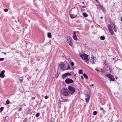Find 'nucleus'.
<instances>
[{
  "label": "nucleus",
  "mask_w": 122,
  "mask_h": 122,
  "mask_svg": "<svg viewBox=\"0 0 122 122\" xmlns=\"http://www.w3.org/2000/svg\"><path fill=\"white\" fill-rule=\"evenodd\" d=\"M66 41L71 46L73 45V41L72 38L70 36H67L66 38Z\"/></svg>",
  "instance_id": "f257e3e1"
},
{
  "label": "nucleus",
  "mask_w": 122,
  "mask_h": 122,
  "mask_svg": "<svg viewBox=\"0 0 122 122\" xmlns=\"http://www.w3.org/2000/svg\"><path fill=\"white\" fill-rule=\"evenodd\" d=\"M68 92L70 94H73L75 91V89L71 86H69L68 87Z\"/></svg>",
  "instance_id": "f03ea898"
},
{
  "label": "nucleus",
  "mask_w": 122,
  "mask_h": 122,
  "mask_svg": "<svg viewBox=\"0 0 122 122\" xmlns=\"http://www.w3.org/2000/svg\"><path fill=\"white\" fill-rule=\"evenodd\" d=\"M61 92L62 94L64 96H67L69 94L68 90L67 89L63 88Z\"/></svg>",
  "instance_id": "7ed1b4c3"
},
{
  "label": "nucleus",
  "mask_w": 122,
  "mask_h": 122,
  "mask_svg": "<svg viewBox=\"0 0 122 122\" xmlns=\"http://www.w3.org/2000/svg\"><path fill=\"white\" fill-rule=\"evenodd\" d=\"M80 57L83 60H85L86 61H87L88 60V55L85 54L81 55Z\"/></svg>",
  "instance_id": "20e7f679"
},
{
  "label": "nucleus",
  "mask_w": 122,
  "mask_h": 122,
  "mask_svg": "<svg viewBox=\"0 0 122 122\" xmlns=\"http://www.w3.org/2000/svg\"><path fill=\"white\" fill-rule=\"evenodd\" d=\"M59 66L60 67V69L63 71L66 70V65L65 64H60Z\"/></svg>",
  "instance_id": "39448f33"
},
{
  "label": "nucleus",
  "mask_w": 122,
  "mask_h": 122,
  "mask_svg": "<svg viewBox=\"0 0 122 122\" xmlns=\"http://www.w3.org/2000/svg\"><path fill=\"white\" fill-rule=\"evenodd\" d=\"M65 81L67 84H69L74 82V81L73 80L70 78L66 79Z\"/></svg>",
  "instance_id": "423d86ee"
},
{
  "label": "nucleus",
  "mask_w": 122,
  "mask_h": 122,
  "mask_svg": "<svg viewBox=\"0 0 122 122\" xmlns=\"http://www.w3.org/2000/svg\"><path fill=\"white\" fill-rule=\"evenodd\" d=\"M107 76L110 79V80L114 81L115 80V79L113 76L111 74H108Z\"/></svg>",
  "instance_id": "0eeeda50"
},
{
  "label": "nucleus",
  "mask_w": 122,
  "mask_h": 122,
  "mask_svg": "<svg viewBox=\"0 0 122 122\" xmlns=\"http://www.w3.org/2000/svg\"><path fill=\"white\" fill-rule=\"evenodd\" d=\"M77 15V11H76L74 14H70V17L72 19H73L75 18Z\"/></svg>",
  "instance_id": "6e6552de"
},
{
  "label": "nucleus",
  "mask_w": 122,
  "mask_h": 122,
  "mask_svg": "<svg viewBox=\"0 0 122 122\" xmlns=\"http://www.w3.org/2000/svg\"><path fill=\"white\" fill-rule=\"evenodd\" d=\"M71 75L70 73L67 72L63 74L62 76V77L64 78L68 76Z\"/></svg>",
  "instance_id": "1a4fd4ad"
},
{
  "label": "nucleus",
  "mask_w": 122,
  "mask_h": 122,
  "mask_svg": "<svg viewBox=\"0 0 122 122\" xmlns=\"http://www.w3.org/2000/svg\"><path fill=\"white\" fill-rule=\"evenodd\" d=\"M76 32L75 31H74L73 32V37L74 40L77 41L78 40V38L76 36Z\"/></svg>",
  "instance_id": "9d476101"
},
{
  "label": "nucleus",
  "mask_w": 122,
  "mask_h": 122,
  "mask_svg": "<svg viewBox=\"0 0 122 122\" xmlns=\"http://www.w3.org/2000/svg\"><path fill=\"white\" fill-rule=\"evenodd\" d=\"M5 72V71L4 70H3L1 71L0 75V77L1 78H2L4 77L5 75L4 74Z\"/></svg>",
  "instance_id": "9b49d317"
},
{
  "label": "nucleus",
  "mask_w": 122,
  "mask_h": 122,
  "mask_svg": "<svg viewBox=\"0 0 122 122\" xmlns=\"http://www.w3.org/2000/svg\"><path fill=\"white\" fill-rule=\"evenodd\" d=\"M86 98L85 99L86 101V102H88L90 98V95L89 94H88L86 95Z\"/></svg>",
  "instance_id": "f8f14e48"
},
{
  "label": "nucleus",
  "mask_w": 122,
  "mask_h": 122,
  "mask_svg": "<svg viewBox=\"0 0 122 122\" xmlns=\"http://www.w3.org/2000/svg\"><path fill=\"white\" fill-rule=\"evenodd\" d=\"M94 61V58L93 56L92 57L90 60V62L92 64H93Z\"/></svg>",
  "instance_id": "ddd939ff"
},
{
  "label": "nucleus",
  "mask_w": 122,
  "mask_h": 122,
  "mask_svg": "<svg viewBox=\"0 0 122 122\" xmlns=\"http://www.w3.org/2000/svg\"><path fill=\"white\" fill-rule=\"evenodd\" d=\"M110 34L112 35H113L114 34V32L113 30L111 29L109 30Z\"/></svg>",
  "instance_id": "4468645a"
},
{
  "label": "nucleus",
  "mask_w": 122,
  "mask_h": 122,
  "mask_svg": "<svg viewBox=\"0 0 122 122\" xmlns=\"http://www.w3.org/2000/svg\"><path fill=\"white\" fill-rule=\"evenodd\" d=\"M83 15L85 17H86L88 16V15L86 12H83Z\"/></svg>",
  "instance_id": "2eb2a0df"
},
{
  "label": "nucleus",
  "mask_w": 122,
  "mask_h": 122,
  "mask_svg": "<svg viewBox=\"0 0 122 122\" xmlns=\"http://www.w3.org/2000/svg\"><path fill=\"white\" fill-rule=\"evenodd\" d=\"M83 76L86 79H88V76L87 75L85 74H83Z\"/></svg>",
  "instance_id": "dca6fc26"
},
{
  "label": "nucleus",
  "mask_w": 122,
  "mask_h": 122,
  "mask_svg": "<svg viewBox=\"0 0 122 122\" xmlns=\"http://www.w3.org/2000/svg\"><path fill=\"white\" fill-rule=\"evenodd\" d=\"M48 37L49 38H51V34L50 33L48 32L47 33Z\"/></svg>",
  "instance_id": "f3484780"
},
{
  "label": "nucleus",
  "mask_w": 122,
  "mask_h": 122,
  "mask_svg": "<svg viewBox=\"0 0 122 122\" xmlns=\"http://www.w3.org/2000/svg\"><path fill=\"white\" fill-rule=\"evenodd\" d=\"M105 38V37L104 36H101L100 38L101 40H104Z\"/></svg>",
  "instance_id": "a211bd4d"
},
{
  "label": "nucleus",
  "mask_w": 122,
  "mask_h": 122,
  "mask_svg": "<svg viewBox=\"0 0 122 122\" xmlns=\"http://www.w3.org/2000/svg\"><path fill=\"white\" fill-rule=\"evenodd\" d=\"M99 7L101 8V9L103 10H105V8L104 7L102 6L99 5Z\"/></svg>",
  "instance_id": "6ab92c4d"
},
{
  "label": "nucleus",
  "mask_w": 122,
  "mask_h": 122,
  "mask_svg": "<svg viewBox=\"0 0 122 122\" xmlns=\"http://www.w3.org/2000/svg\"><path fill=\"white\" fill-rule=\"evenodd\" d=\"M108 30L112 29L111 25H108Z\"/></svg>",
  "instance_id": "aec40b11"
},
{
  "label": "nucleus",
  "mask_w": 122,
  "mask_h": 122,
  "mask_svg": "<svg viewBox=\"0 0 122 122\" xmlns=\"http://www.w3.org/2000/svg\"><path fill=\"white\" fill-rule=\"evenodd\" d=\"M82 73V70H79V74H81Z\"/></svg>",
  "instance_id": "412c9836"
},
{
  "label": "nucleus",
  "mask_w": 122,
  "mask_h": 122,
  "mask_svg": "<svg viewBox=\"0 0 122 122\" xmlns=\"http://www.w3.org/2000/svg\"><path fill=\"white\" fill-rule=\"evenodd\" d=\"M71 69L70 67L68 65L67 68H66V70H69Z\"/></svg>",
  "instance_id": "4be33fe9"
},
{
  "label": "nucleus",
  "mask_w": 122,
  "mask_h": 122,
  "mask_svg": "<svg viewBox=\"0 0 122 122\" xmlns=\"http://www.w3.org/2000/svg\"><path fill=\"white\" fill-rule=\"evenodd\" d=\"M40 115V114L39 113H37L36 115V117H38Z\"/></svg>",
  "instance_id": "5701e85b"
},
{
  "label": "nucleus",
  "mask_w": 122,
  "mask_h": 122,
  "mask_svg": "<svg viewBox=\"0 0 122 122\" xmlns=\"http://www.w3.org/2000/svg\"><path fill=\"white\" fill-rule=\"evenodd\" d=\"M97 114V112L96 111H94L93 112V115H96Z\"/></svg>",
  "instance_id": "b1692460"
},
{
  "label": "nucleus",
  "mask_w": 122,
  "mask_h": 122,
  "mask_svg": "<svg viewBox=\"0 0 122 122\" xmlns=\"http://www.w3.org/2000/svg\"><path fill=\"white\" fill-rule=\"evenodd\" d=\"M10 102L8 100H7L6 101V103L7 104H9L10 103Z\"/></svg>",
  "instance_id": "393cba45"
},
{
  "label": "nucleus",
  "mask_w": 122,
  "mask_h": 122,
  "mask_svg": "<svg viewBox=\"0 0 122 122\" xmlns=\"http://www.w3.org/2000/svg\"><path fill=\"white\" fill-rule=\"evenodd\" d=\"M4 109V107H1L0 108V112H1Z\"/></svg>",
  "instance_id": "a878e982"
},
{
  "label": "nucleus",
  "mask_w": 122,
  "mask_h": 122,
  "mask_svg": "<svg viewBox=\"0 0 122 122\" xmlns=\"http://www.w3.org/2000/svg\"><path fill=\"white\" fill-rule=\"evenodd\" d=\"M112 24L113 25H112V27L113 29H114L115 28H115V25L113 23H112Z\"/></svg>",
  "instance_id": "bb28decb"
},
{
  "label": "nucleus",
  "mask_w": 122,
  "mask_h": 122,
  "mask_svg": "<svg viewBox=\"0 0 122 122\" xmlns=\"http://www.w3.org/2000/svg\"><path fill=\"white\" fill-rule=\"evenodd\" d=\"M71 66H73L74 65V63L73 62H71Z\"/></svg>",
  "instance_id": "cd10ccee"
},
{
  "label": "nucleus",
  "mask_w": 122,
  "mask_h": 122,
  "mask_svg": "<svg viewBox=\"0 0 122 122\" xmlns=\"http://www.w3.org/2000/svg\"><path fill=\"white\" fill-rule=\"evenodd\" d=\"M8 11V9H4V11L5 12H7Z\"/></svg>",
  "instance_id": "c85d7f7f"
},
{
  "label": "nucleus",
  "mask_w": 122,
  "mask_h": 122,
  "mask_svg": "<svg viewBox=\"0 0 122 122\" xmlns=\"http://www.w3.org/2000/svg\"><path fill=\"white\" fill-rule=\"evenodd\" d=\"M4 60V58H0V61H3Z\"/></svg>",
  "instance_id": "c756f323"
},
{
  "label": "nucleus",
  "mask_w": 122,
  "mask_h": 122,
  "mask_svg": "<svg viewBox=\"0 0 122 122\" xmlns=\"http://www.w3.org/2000/svg\"><path fill=\"white\" fill-rule=\"evenodd\" d=\"M82 7L83 8H86V5H85V6H83H83H82Z\"/></svg>",
  "instance_id": "7c9ffc66"
},
{
  "label": "nucleus",
  "mask_w": 122,
  "mask_h": 122,
  "mask_svg": "<svg viewBox=\"0 0 122 122\" xmlns=\"http://www.w3.org/2000/svg\"><path fill=\"white\" fill-rule=\"evenodd\" d=\"M45 99H48V97L47 96H45Z\"/></svg>",
  "instance_id": "2f4dec72"
},
{
  "label": "nucleus",
  "mask_w": 122,
  "mask_h": 122,
  "mask_svg": "<svg viewBox=\"0 0 122 122\" xmlns=\"http://www.w3.org/2000/svg\"><path fill=\"white\" fill-rule=\"evenodd\" d=\"M95 70H96L97 72H99V70L98 69H97L96 68L95 69Z\"/></svg>",
  "instance_id": "473e14b6"
},
{
  "label": "nucleus",
  "mask_w": 122,
  "mask_h": 122,
  "mask_svg": "<svg viewBox=\"0 0 122 122\" xmlns=\"http://www.w3.org/2000/svg\"><path fill=\"white\" fill-rule=\"evenodd\" d=\"M114 29V30L116 32L117 31V29L116 28H115L114 29Z\"/></svg>",
  "instance_id": "72a5a7b5"
},
{
  "label": "nucleus",
  "mask_w": 122,
  "mask_h": 122,
  "mask_svg": "<svg viewBox=\"0 0 122 122\" xmlns=\"http://www.w3.org/2000/svg\"><path fill=\"white\" fill-rule=\"evenodd\" d=\"M81 78L82 80H83V79H84V78H83V76H81Z\"/></svg>",
  "instance_id": "f704fd0d"
},
{
  "label": "nucleus",
  "mask_w": 122,
  "mask_h": 122,
  "mask_svg": "<svg viewBox=\"0 0 122 122\" xmlns=\"http://www.w3.org/2000/svg\"><path fill=\"white\" fill-rule=\"evenodd\" d=\"M21 110V108H19V109L18 111H20V110Z\"/></svg>",
  "instance_id": "c9c22d12"
},
{
  "label": "nucleus",
  "mask_w": 122,
  "mask_h": 122,
  "mask_svg": "<svg viewBox=\"0 0 122 122\" xmlns=\"http://www.w3.org/2000/svg\"><path fill=\"white\" fill-rule=\"evenodd\" d=\"M35 99V98L34 97H32L31 98L32 100H34Z\"/></svg>",
  "instance_id": "e433bc0d"
},
{
  "label": "nucleus",
  "mask_w": 122,
  "mask_h": 122,
  "mask_svg": "<svg viewBox=\"0 0 122 122\" xmlns=\"http://www.w3.org/2000/svg\"><path fill=\"white\" fill-rule=\"evenodd\" d=\"M19 80L20 81V82H22V80H21L20 79H19Z\"/></svg>",
  "instance_id": "4c0bfd02"
},
{
  "label": "nucleus",
  "mask_w": 122,
  "mask_h": 122,
  "mask_svg": "<svg viewBox=\"0 0 122 122\" xmlns=\"http://www.w3.org/2000/svg\"><path fill=\"white\" fill-rule=\"evenodd\" d=\"M100 110H103V108H101Z\"/></svg>",
  "instance_id": "58836bf2"
},
{
  "label": "nucleus",
  "mask_w": 122,
  "mask_h": 122,
  "mask_svg": "<svg viewBox=\"0 0 122 122\" xmlns=\"http://www.w3.org/2000/svg\"><path fill=\"white\" fill-rule=\"evenodd\" d=\"M23 105L24 106H26V105L25 104H23Z\"/></svg>",
  "instance_id": "ea45409f"
},
{
  "label": "nucleus",
  "mask_w": 122,
  "mask_h": 122,
  "mask_svg": "<svg viewBox=\"0 0 122 122\" xmlns=\"http://www.w3.org/2000/svg\"><path fill=\"white\" fill-rule=\"evenodd\" d=\"M121 20L122 22V17H121Z\"/></svg>",
  "instance_id": "a19ab883"
},
{
  "label": "nucleus",
  "mask_w": 122,
  "mask_h": 122,
  "mask_svg": "<svg viewBox=\"0 0 122 122\" xmlns=\"http://www.w3.org/2000/svg\"><path fill=\"white\" fill-rule=\"evenodd\" d=\"M101 72H103V70L101 69Z\"/></svg>",
  "instance_id": "79ce46f5"
},
{
  "label": "nucleus",
  "mask_w": 122,
  "mask_h": 122,
  "mask_svg": "<svg viewBox=\"0 0 122 122\" xmlns=\"http://www.w3.org/2000/svg\"><path fill=\"white\" fill-rule=\"evenodd\" d=\"M94 85L93 84H91V86H94Z\"/></svg>",
  "instance_id": "37998d69"
},
{
  "label": "nucleus",
  "mask_w": 122,
  "mask_h": 122,
  "mask_svg": "<svg viewBox=\"0 0 122 122\" xmlns=\"http://www.w3.org/2000/svg\"><path fill=\"white\" fill-rule=\"evenodd\" d=\"M4 54L5 55H6V53H5V52L4 53Z\"/></svg>",
  "instance_id": "c03bdc74"
},
{
  "label": "nucleus",
  "mask_w": 122,
  "mask_h": 122,
  "mask_svg": "<svg viewBox=\"0 0 122 122\" xmlns=\"http://www.w3.org/2000/svg\"><path fill=\"white\" fill-rule=\"evenodd\" d=\"M103 18V17H100V18L101 19H102Z\"/></svg>",
  "instance_id": "a18cd8bd"
},
{
  "label": "nucleus",
  "mask_w": 122,
  "mask_h": 122,
  "mask_svg": "<svg viewBox=\"0 0 122 122\" xmlns=\"http://www.w3.org/2000/svg\"><path fill=\"white\" fill-rule=\"evenodd\" d=\"M29 111H31V110L30 109H29Z\"/></svg>",
  "instance_id": "49530a36"
},
{
  "label": "nucleus",
  "mask_w": 122,
  "mask_h": 122,
  "mask_svg": "<svg viewBox=\"0 0 122 122\" xmlns=\"http://www.w3.org/2000/svg\"><path fill=\"white\" fill-rule=\"evenodd\" d=\"M82 3H83V4H84V2H82Z\"/></svg>",
  "instance_id": "de8ad7c7"
},
{
  "label": "nucleus",
  "mask_w": 122,
  "mask_h": 122,
  "mask_svg": "<svg viewBox=\"0 0 122 122\" xmlns=\"http://www.w3.org/2000/svg\"><path fill=\"white\" fill-rule=\"evenodd\" d=\"M2 53H4H4L5 52H2Z\"/></svg>",
  "instance_id": "09e8293b"
},
{
  "label": "nucleus",
  "mask_w": 122,
  "mask_h": 122,
  "mask_svg": "<svg viewBox=\"0 0 122 122\" xmlns=\"http://www.w3.org/2000/svg\"><path fill=\"white\" fill-rule=\"evenodd\" d=\"M106 62V61H105V62Z\"/></svg>",
  "instance_id": "8fccbe9b"
}]
</instances>
